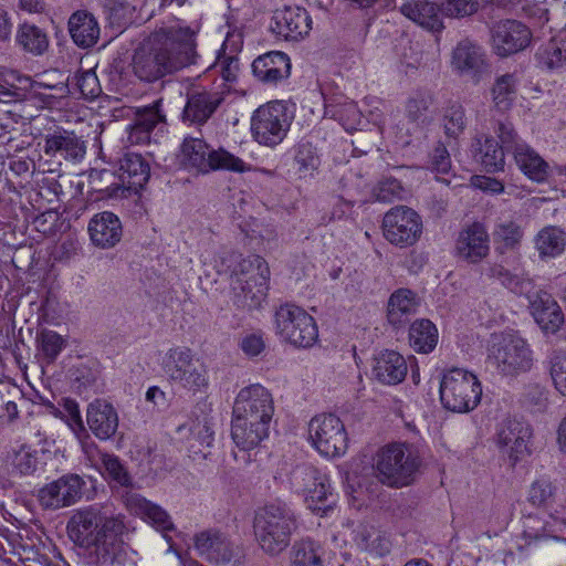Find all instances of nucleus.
Returning a JSON list of instances; mask_svg holds the SVG:
<instances>
[{
  "label": "nucleus",
  "mask_w": 566,
  "mask_h": 566,
  "mask_svg": "<svg viewBox=\"0 0 566 566\" xmlns=\"http://www.w3.org/2000/svg\"><path fill=\"white\" fill-rule=\"evenodd\" d=\"M481 9L480 0H441V15L450 19L470 18Z\"/></svg>",
  "instance_id": "nucleus-53"
},
{
  "label": "nucleus",
  "mask_w": 566,
  "mask_h": 566,
  "mask_svg": "<svg viewBox=\"0 0 566 566\" xmlns=\"http://www.w3.org/2000/svg\"><path fill=\"white\" fill-rule=\"evenodd\" d=\"M291 479L296 491L305 495L313 486H317L319 481L325 480V474L312 465L302 464L293 470Z\"/></svg>",
  "instance_id": "nucleus-52"
},
{
  "label": "nucleus",
  "mask_w": 566,
  "mask_h": 566,
  "mask_svg": "<svg viewBox=\"0 0 566 566\" xmlns=\"http://www.w3.org/2000/svg\"><path fill=\"white\" fill-rule=\"evenodd\" d=\"M253 75L263 84L275 85L291 74V61L281 51H271L258 56L252 63Z\"/></svg>",
  "instance_id": "nucleus-24"
},
{
  "label": "nucleus",
  "mask_w": 566,
  "mask_h": 566,
  "mask_svg": "<svg viewBox=\"0 0 566 566\" xmlns=\"http://www.w3.org/2000/svg\"><path fill=\"white\" fill-rule=\"evenodd\" d=\"M199 23L186 25L179 20L155 29L135 50L132 69L140 81L153 83L182 69L197 65Z\"/></svg>",
  "instance_id": "nucleus-1"
},
{
  "label": "nucleus",
  "mask_w": 566,
  "mask_h": 566,
  "mask_svg": "<svg viewBox=\"0 0 566 566\" xmlns=\"http://www.w3.org/2000/svg\"><path fill=\"white\" fill-rule=\"evenodd\" d=\"M556 490L548 479H537L528 489L527 501L537 509L549 510L555 503Z\"/></svg>",
  "instance_id": "nucleus-45"
},
{
  "label": "nucleus",
  "mask_w": 566,
  "mask_h": 566,
  "mask_svg": "<svg viewBox=\"0 0 566 566\" xmlns=\"http://www.w3.org/2000/svg\"><path fill=\"white\" fill-rule=\"evenodd\" d=\"M536 57L543 67L560 69L566 64V48L562 42L553 39L538 49Z\"/></svg>",
  "instance_id": "nucleus-51"
},
{
  "label": "nucleus",
  "mask_w": 566,
  "mask_h": 566,
  "mask_svg": "<svg viewBox=\"0 0 566 566\" xmlns=\"http://www.w3.org/2000/svg\"><path fill=\"white\" fill-rule=\"evenodd\" d=\"M535 247L542 259L562 254L566 247L565 232L554 226L542 229L535 239Z\"/></svg>",
  "instance_id": "nucleus-41"
},
{
  "label": "nucleus",
  "mask_w": 566,
  "mask_h": 566,
  "mask_svg": "<svg viewBox=\"0 0 566 566\" xmlns=\"http://www.w3.org/2000/svg\"><path fill=\"white\" fill-rule=\"evenodd\" d=\"M280 337L298 348L312 347L318 339V327L313 316L293 303L280 305L274 314Z\"/></svg>",
  "instance_id": "nucleus-11"
},
{
  "label": "nucleus",
  "mask_w": 566,
  "mask_h": 566,
  "mask_svg": "<svg viewBox=\"0 0 566 566\" xmlns=\"http://www.w3.org/2000/svg\"><path fill=\"white\" fill-rule=\"evenodd\" d=\"M532 41L527 25L517 20H502L491 30V46L501 57H507L526 49Z\"/></svg>",
  "instance_id": "nucleus-16"
},
{
  "label": "nucleus",
  "mask_w": 566,
  "mask_h": 566,
  "mask_svg": "<svg viewBox=\"0 0 566 566\" xmlns=\"http://www.w3.org/2000/svg\"><path fill=\"white\" fill-rule=\"evenodd\" d=\"M101 467L105 479L116 483L119 486L130 485L132 478L117 455L111 453H102Z\"/></svg>",
  "instance_id": "nucleus-50"
},
{
  "label": "nucleus",
  "mask_w": 566,
  "mask_h": 566,
  "mask_svg": "<svg viewBox=\"0 0 566 566\" xmlns=\"http://www.w3.org/2000/svg\"><path fill=\"white\" fill-rule=\"evenodd\" d=\"M296 528V517L284 503L265 504L255 512V541L266 555L279 556L283 553L290 546Z\"/></svg>",
  "instance_id": "nucleus-4"
},
{
  "label": "nucleus",
  "mask_w": 566,
  "mask_h": 566,
  "mask_svg": "<svg viewBox=\"0 0 566 566\" xmlns=\"http://www.w3.org/2000/svg\"><path fill=\"white\" fill-rule=\"evenodd\" d=\"M523 537L528 546H538L562 541L558 536L554 535L548 521L532 514L525 518Z\"/></svg>",
  "instance_id": "nucleus-40"
},
{
  "label": "nucleus",
  "mask_w": 566,
  "mask_h": 566,
  "mask_svg": "<svg viewBox=\"0 0 566 566\" xmlns=\"http://www.w3.org/2000/svg\"><path fill=\"white\" fill-rule=\"evenodd\" d=\"M308 434L315 449L325 457L335 458L346 452L347 432L342 420L335 415L315 416L310 421Z\"/></svg>",
  "instance_id": "nucleus-13"
},
{
  "label": "nucleus",
  "mask_w": 566,
  "mask_h": 566,
  "mask_svg": "<svg viewBox=\"0 0 566 566\" xmlns=\"http://www.w3.org/2000/svg\"><path fill=\"white\" fill-rule=\"evenodd\" d=\"M381 230L390 244L403 249L415 245L420 240L423 222L415 209L399 205L384 214Z\"/></svg>",
  "instance_id": "nucleus-12"
},
{
  "label": "nucleus",
  "mask_w": 566,
  "mask_h": 566,
  "mask_svg": "<svg viewBox=\"0 0 566 566\" xmlns=\"http://www.w3.org/2000/svg\"><path fill=\"white\" fill-rule=\"evenodd\" d=\"M117 180L118 176L109 169L93 168L88 172L90 187L94 191L102 192L107 197L118 196V191L122 190V186Z\"/></svg>",
  "instance_id": "nucleus-48"
},
{
  "label": "nucleus",
  "mask_w": 566,
  "mask_h": 566,
  "mask_svg": "<svg viewBox=\"0 0 566 566\" xmlns=\"http://www.w3.org/2000/svg\"><path fill=\"white\" fill-rule=\"evenodd\" d=\"M70 93L64 83L46 84L44 82L31 80L28 90V98L36 99L41 103V107L54 108L60 106V101Z\"/></svg>",
  "instance_id": "nucleus-38"
},
{
  "label": "nucleus",
  "mask_w": 566,
  "mask_h": 566,
  "mask_svg": "<svg viewBox=\"0 0 566 566\" xmlns=\"http://www.w3.org/2000/svg\"><path fill=\"white\" fill-rule=\"evenodd\" d=\"M482 397V386L478 377L462 368L443 373L440 381V400L452 412H470L478 407Z\"/></svg>",
  "instance_id": "nucleus-7"
},
{
  "label": "nucleus",
  "mask_w": 566,
  "mask_h": 566,
  "mask_svg": "<svg viewBox=\"0 0 566 566\" xmlns=\"http://www.w3.org/2000/svg\"><path fill=\"white\" fill-rule=\"evenodd\" d=\"M31 80V77L21 76L14 71L2 72L0 74V101L8 103L27 99Z\"/></svg>",
  "instance_id": "nucleus-43"
},
{
  "label": "nucleus",
  "mask_w": 566,
  "mask_h": 566,
  "mask_svg": "<svg viewBox=\"0 0 566 566\" xmlns=\"http://www.w3.org/2000/svg\"><path fill=\"white\" fill-rule=\"evenodd\" d=\"M69 31L74 43L83 49L92 48L99 39V25L86 11H76L69 19Z\"/></svg>",
  "instance_id": "nucleus-30"
},
{
  "label": "nucleus",
  "mask_w": 566,
  "mask_h": 566,
  "mask_svg": "<svg viewBox=\"0 0 566 566\" xmlns=\"http://www.w3.org/2000/svg\"><path fill=\"white\" fill-rule=\"evenodd\" d=\"M43 150L50 157L80 160L86 153V146L73 130L57 127L44 136Z\"/></svg>",
  "instance_id": "nucleus-22"
},
{
  "label": "nucleus",
  "mask_w": 566,
  "mask_h": 566,
  "mask_svg": "<svg viewBox=\"0 0 566 566\" xmlns=\"http://www.w3.org/2000/svg\"><path fill=\"white\" fill-rule=\"evenodd\" d=\"M371 195L378 202L390 203L395 200H402L406 197V190L398 179L386 177L377 182Z\"/></svg>",
  "instance_id": "nucleus-54"
},
{
  "label": "nucleus",
  "mask_w": 566,
  "mask_h": 566,
  "mask_svg": "<svg viewBox=\"0 0 566 566\" xmlns=\"http://www.w3.org/2000/svg\"><path fill=\"white\" fill-rule=\"evenodd\" d=\"M524 232L522 228L514 221H506L495 227L493 232L496 250L504 253L509 250H515L522 239Z\"/></svg>",
  "instance_id": "nucleus-46"
},
{
  "label": "nucleus",
  "mask_w": 566,
  "mask_h": 566,
  "mask_svg": "<svg viewBox=\"0 0 566 566\" xmlns=\"http://www.w3.org/2000/svg\"><path fill=\"white\" fill-rule=\"evenodd\" d=\"M532 434V428L523 421L506 419L501 423L496 442L512 467L531 454Z\"/></svg>",
  "instance_id": "nucleus-17"
},
{
  "label": "nucleus",
  "mask_w": 566,
  "mask_h": 566,
  "mask_svg": "<svg viewBox=\"0 0 566 566\" xmlns=\"http://www.w3.org/2000/svg\"><path fill=\"white\" fill-rule=\"evenodd\" d=\"M163 369L170 381L193 394L208 388L207 366L188 347L170 348L163 360Z\"/></svg>",
  "instance_id": "nucleus-9"
},
{
  "label": "nucleus",
  "mask_w": 566,
  "mask_h": 566,
  "mask_svg": "<svg viewBox=\"0 0 566 566\" xmlns=\"http://www.w3.org/2000/svg\"><path fill=\"white\" fill-rule=\"evenodd\" d=\"M495 134L501 142L500 146L507 153H512V155L515 154V148L518 146V144H525V142L518 137L512 123L510 122L500 120L495 128Z\"/></svg>",
  "instance_id": "nucleus-60"
},
{
  "label": "nucleus",
  "mask_w": 566,
  "mask_h": 566,
  "mask_svg": "<svg viewBox=\"0 0 566 566\" xmlns=\"http://www.w3.org/2000/svg\"><path fill=\"white\" fill-rule=\"evenodd\" d=\"M513 158L520 170L531 180L543 182L547 179L549 165L528 144H518Z\"/></svg>",
  "instance_id": "nucleus-31"
},
{
  "label": "nucleus",
  "mask_w": 566,
  "mask_h": 566,
  "mask_svg": "<svg viewBox=\"0 0 566 566\" xmlns=\"http://www.w3.org/2000/svg\"><path fill=\"white\" fill-rule=\"evenodd\" d=\"M272 30L286 40L297 41L307 35L312 29V18L306 9L286 6L273 15Z\"/></svg>",
  "instance_id": "nucleus-20"
},
{
  "label": "nucleus",
  "mask_w": 566,
  "mask_h": 566,
  "mask_svg": "<svg viewBox=\"0 0 566 566\" xmlns=\"http://www.w3.org/2000/svg\"><path fill=\"white\" fill-rule=\"evenodd\" d=\"M530 311L545 334L557 333L565 322L559 304L549 293L544 291L535 293L530 300Z\"/></svg>",
  "instance_id": "nucleus-23"
},
{
  "label": "nucleus",
  "mask_w": 566,
  "mask_h": 566,
  "mask_svg": "<svg viewBox=\"0 0 566 566\" xmlns=\"http://www.w3.org/2000/svg\"><path fill=\"white\" fill-rule=\"evenodd\" d=\"M319 157L311 143H300L295 148L294 166L300 178L312 176L319 166Z\"/></svg>",
  "instance_id": "nucleus-49"
},
{
  "label": "nucleus",
  "mask_w": 566,
  "mask_h": 566,
  "mask_svg": "<svg viewBox=\"0 0 566 566\" xmlns=\"http://www.w3.org/2000/svg\"><path fill=\"white\" fill-rule=\"evenodd\" d=\"M443 129L449 138L457 139L467 127L465 111L460 104H452L443 115Z\"/></svg>",
  "instance_id": "nucleus-55"
},
{
  "label": "nucleus",
  "mask_w": 566,
  "mask_h": 566,
  "mask_svg": "<svg viewBox=\"0 0 566 566\" xmlns=\"http://www.w3.org/2000/svg\"><path fill=\"white\" fill-rule=\"evenodd\" d=\"M304 496L312 511L325 512L333 504V501H329V499L333 497V494L329 491L328 479L325 476L324 481H319V484H317V486H313V489Z\"/></svg>",
  "instance_id": "nucleus-57"
},
{
  "label": "nucleus",
  "mask_w": 566,
  "mask_h": 566,
  "mask_svg": "<svg viewBox=\"0 0 566 566\" xmlns=\"http://www.w3.org/2000/svg\"><path fill=\"white\" fill-rule=\"evenodd\" d=\"M195 548L211 564L229 563L234 556V545L219 530H206L195 535Z\"/></svg>",
  "instance_id": "nucleus-21"
},
{
  "label": "nucleus",
  "mask_w": 566,
  "mask_h": 566,
  "mask_svg": "<svg viewBox=\"0 0 566 566\" xmlns=\"http://www.w3.org/2000/svg\"><path fill=\"white\" fill-rule=\"evenodd\" d=\"M63 408L69 417V424L74 432H85L78 403L70 398L64 399Z\"/></svg>",
  "instance_id": "nucleus-64"
},
{
  "label": "nucleus",
  "mask_w": 566,
  "mask_h": 566,
  "mask_svg": "<svg viewBox=\"0 0 566 566\" xmlns=\"http://www.w3.org/2000/svg\"><path fill=\"white\" fill-rule=\"evenodd\" d=\"M551 376L556 389L566 396V355L556 353L552 356Z\"/></svg>",
  "instance_id": "nucleus-62"
},
{
  "label": "nucleus",
  "mask_w": 566,
  "mask_h": 566,
  "mask_svg": "<svg viewBox=\"0 0 566 566\" xmlns=\"http://www.w3.org/2000/svg\"><path fill=\"white\" fill-rule=\"evenodd\" d=\"M86 422L96 438L107 440L117 431L118 415L113 405L102 399H95L87 406Z\"/></svg>",
  "instance_id": "nucleus-26"
},
{
  "label": "nucleus",
  "mask_w": 566,
  "mask_h": 566,
  "mask_svg": "<svg viewBox=\"0 0 566 566\" xmlns=\"http://www.w3.org/2000/svg\"><path fill=\"white\" fill-rule=\"evenodd\" d=\"M490 239L485 227L474 222L463 228L455 241V254L459 259L476 264L489 255Z\"/></svg>",
  "instance_id": "nucleus-19"
},
{
  "label": "nucleus",
  "mask_w": 566,
  "mask_h": 566,
  "mask_svg": "<svg viewBox=\"0 0 566 566\" xmlns=\"http://www.w3.org/2000/svg\"><path fill=\"white\" fill-rule=\"evenodd\" d=\"M36 346L45 363L52 364L66 346V340L54 331L42 329L36 335Z\"/></svg>",
  "instance_id": "nucleus-47"
},
{
  "label": "nucleus",
  "mask_w": 566,
  "mask_h": 566,
  "mask_svg": "<svg viewBox=\"0 0 566 566\" xmlns=\"http://www.w3.org/2000/svg\"><path fill=\"white\" fill-rule=\"evenodd\" d=\"M88 233L92 243L101 249L114 248L123 237V226L119 218L111 212L96 213L88 222Z\"/></svg>",
  "instance_id": "nucleus-25"
},
{
  "label": "nucleus",
  "mask_w": 566,
  "mask_h": 566,
  "mask_svg": "<svg viewBox=\"0 0 566 566\" xmlns=\"http://www.w3.org/2000/svg\"><path fill=\"white\" fill-rule=\"evenodd\" d=\"M269 279L270 270L263 258L256 254L242 258L230 279L233 305L244 311L260 308L268 295Z\"/></svg>",
  "instance_id": "nucleus-5"
},
{
  "label": "nucleus",
  "mask_w": 566,
  "mask_h": 566,
  "mask_svg": "<svg viewBox=\"0 0 566 566\" xmlns=\"http://www.w3.org/2000/svg\"><path fill=\"white\" fill-rule=\"evenodd\" d=\"M18 44L27 52L41 55L49 48L48 34L34 24L23 23L17 32Z\"/></svg>",
  "instance_id": "nucleus-44"
},
{
  "label": "nucleus",
  "mask_w": 566,
  "mask_h": 566,
  "mask_svg": "<svg viewBox=\"0 0 566 566\" xmlns=\"http://www.w3.org/2000/svg\"><path fill=\"white\" fill-rule=\"evenodd\" d=\"M323 547L305 538L294 543L290 553V566H323Z\"/></svg>",
  "instance_id": "nucleus-42"
},
{
  "label": "nucleus",
  "mask_w": 566,
  "mask_h": 566,
  "mask_svg": "<svg viewBox=\"0 0 566 566\" xmlns=\"http://www.w3.org/2000/svg\"><path fill=\"white\" fill-rule=\"evenodd\" d=\"M517 82L515 74L507 73L496 77L491 90L494 108L500 113L507 112L514 103Z\"/></svg>",
  "instance_id": "nucleus-39"
},
{
  "label": "nucleus",
  "mask_w": 566,
  "mask_h": 566,
  "mask_svg": "<svg viewBox=\"0 0 566 566\" xmlns=\"http://www.w3.org/2000/svg\"><path fill=\"white\" fill-rule=\"evenodd\" d=\"M408 366L402 355L395 350H384L374 358L373 376L384 385H398L407 376Z\"/></svg>",
  "instance_id": "nucleus-27"
},
{
  "label": "nucleus",
  "mask_w": 566,
  "mask_h": 566,
  "mask_svg": "<svg viewBox=\"0 0 566 566\" xmlns=\"http://www.w3.org/2000/svg\"><path fill=\"white\" fill-rule=\"evenodd\" d=\"M325 108L326 114L339 120L345 128L353 127L360 120V112L353 101L336 105L327 104Z\"/></svg>",
  "instance_id": "nucleus-56"
},
{
  "label": "nucleus",
  "mask_w": 566,
  "mask_h": 566,
  "mask_svg": "<svg viewBox=\"0 0 566 566\" xmlns=\"http://www.w3.org/2000/svg\"><path fill=\"white\" fill-rule=\"evenodd\" d=\"M38 464V459L35 453L32 452L27 447H21L13 457L12 465L14 471H17L21 475H30L32 474Z\"/></svg>",
  "instance_id": "nucleus-61"
},
{
  "label": "nucleus",
  "mask_w": 566,
  "mask_h": 566,
  "mask_svg": "<svg viewBox=\"0 0 566 566\" xmlns=\"http://www.w3.org/2000/svg\"><path fill=\"white\" fill-rule=\"evenodd\" d=\"M474 157L486 172L503 171L505 166V149L489 136L478 138L473 144Z\"/></svg>",
  "instance_id": "nucleus-33"
},
{
  "label": "nucleus",
  "mask_w": 566,
  "mask_h": 566,
  "mask_svg": "<svg viewBox=\"0 0 566 566\" xmlns=\"http://www.w3.org/2000/svg\"><path fill=\"white\" fill-rule=\"evenodd\" d=\"M292 118L287 105L281 101L259 106L251 116L253 139L271 148L280 145L290 130Z\"/></svg>",
  "instance_id": "nucleus-10"
},
{
  "label": "nucleus",
  "mask_w": 566,
  "mask_h": 566,
  "mask_svg": "<svg viewBox=\"0 0 566 566\" xmlns=\"http://www.w3.org/2000/svg\"><path fill=\"white\" fill-rule=\"evenodd\" d=\"M418 307L417 294L409 289L395 291L388 301L387 318L394 326L403 324Z\"/></svg>",
  "instance_id": "nucleus-34"
},
{
  "label": "nucleus",
  "mask_w": 566,
  "mask_h": 566,
  "mask_svg": "<svg viewBox=\"0 0 566 566\" xmlns=\"http://www.w3.org/2000/svg\"><path fill=\"white\" fill-rule=\"evenodd\" d=\"M420 464V457L411 446L390 443L376 453L374 470L379 482L399 489L415 481Z\"/></svg>",
  "instance_id": "nucleus-6"
},
{
  "label": "nucleus",
  "mask_w": 566,
  "mask_h": 566,
  "mask_svg": "<svg viewBox=\"0 0 566 566\" xmlns=\"http://www.w3.org/2000/svg\"><path fill=\"white\" fill-rule=\"evenodd\" d=\"M180 163L186 168H196L198 171L231 170L244 172L251 170L241 158L219 148L210 149L208 144L198 137H186L180 146Z\"/></svg>",
  "instance_id": "nucleus-8"
},
{
  "label": "nucleus",
  "mask_w": 566,
  "mask_h": 566,
  "mask_svg": "<svg viewBox=\"0 0 566 566\" xmlns=\"http://www.w3.org/2000/svg\"><path fill=\"white\" fill-rule=\"evenodd\" d=\"M161 101L158 99L154 104L139 111L136 115L135 123L138 127L153 132V129L161 122L165 120V115L160 111Z\"/></svg>",
  "instance_id": "nucleus-58"
},
{
  "label": "nucleus",
  "mask_w": 566,
  "mask_h": 566,
  "mask_svg": "<svg viewBox=\"0 0 566 566\" xmlns=\"http://www.w3.org/2000/svg\"><path fill=\"white\" fill-rule=\"evenodd\" d=\"M451 66L460 75L479 81L489 69L485 50L471 39H462L452 51Z\"/></svg>",
  "instance_id": "nucleus-18"
},
{
  "label": "nucleus",
  "mask_w": 566,
  "mask_h": 566,
  "mask_svg": "<svg viewBox=\"0 0 566 566\" xmlns=\"http://www.w3.org/2000/svg\"><path fill=\"white\" fill-rule=\"evenodd\" d=\"M85 481L78 474H64L39 490L38 501L45 510L71 506L83 496Z\"/></svg>",
  "instance_id": "nucleus-15"
},
{
  "label": "nucleus",
  "mask_w": 566,
  "mask_h": 566,
  "mask_svg": "<svg viewBox=\"0 0 566 566\" xmlns=\"http://www.w3.org/2000/svg\"><path fill=\"white\" fill-rule=\"evenodd\" d=\"M75 85L81 95L87 99L99 96L102 88L96 74L92 71L82 72L75 76Z\"/></svg>",
  "instance_id": "nucleus-59"
},
{
  "label": "nucleus",
  "mask_w": 566,
  "mask_h": 566,
  "mask_svg": "<svg viewBox=\"0 0 566 566\" xmlns=\"http://www.w3.org/2000/svg\"><path fill=\"white\" fill-rule=\"evenodd\" d=\"M400 12L429 31L441 32L444 29L440 18V2L437 4L428 0H410L400 7Z\"/></svg>",
  "instance_id": "nucleus-29"
},
{
  "label": "nucleus",
  "mask_w": 566,
  "mask_h": 566,
  "mask_svg": "<svg viewBox=\"0 0 566 566\" xmlns=\"http://www.w3.org/2000/svg\"><path fill=\"white\" fill-rule=\"evenodd\" d=\"M220 98L208 92H196L189 95L184 109V118L192 123H205L217 109Z\"/></svg>",
  "instance_id": "nucleus-35"
},
{
  "label": "nucleus",
  "mask_w": 566,
  "mask_h": 566,
  "mask_svg": "<svg viewBox=\"0 0 566 566\" xmlns=\"http://www.w3.org/2000/svg\"><path fill=\"white\" fill-rule=\"evenodd\" d=\"M432 96L424 92H417L408 98L406 103V117L413 126L412 132L408 129L410 135L421 134L422 129L432 122Z\"/></svg>",
  "instance_id": "nucleus-32"
},
{
  "label": "nucleus",
  "mask_w": 566,
  "mask_h": 566,
  "mask_svg": "<svg viewBox=\"0 0 566 566\" xmlns=\"http://www.w3.org/2000/svg\"><path fill=\"white\" fill-rule=\"evenodd\" d=\"M124 527L119 516L99 505L77 510L67 522L70 538L85 548L91 560L99 566L123 563L125 549L120 535Z\"/></svg>",
  "instance_id": "nucleus-2"
},
{
  "label": "nucleus",
  "mask_w": 566,
  "mask_h": 566,
  "mask_svg": "<svg viewBox=\"0 0 566 566\" xmlns=\"http://www.w3.org/2000/svg\"><path fill=\"white\" fill-rule=\"evenodd\" d=\"M274 415L272 394L262 385L242 388L233 403L231 437L238 448L252 450L269 437Z\"/></svg>",
  "instance_id": "nucleus-3"
},
{
  "label": "nucleus",
  "mask_w": 566,
  "mask_h": 566,
  "mask_svg": "<svg viewBox=\"0 0 566 566\" xmlns=\"http://www.w3.org/2000/svg\"><path fill=\"white\" fill-rule=\"evenodd\" d=\"M438 343V329L429 319H418L409 328V344L417 352L428 354Z\"/></svg>",
  "instance_id": "nucleus-36"
},
{
  "label": "nucleus",
  "mask_w": 566,
  "mask_h": 566,
  "mask_svg": "<svg viewBox=\"0 0 566 566\" xmlns=\"http://www.w3.org/2000/svg\"><path fill=\"white\" fill-rule=\"evenodd\" d=\"M429 168L441 175H446L451 169V158L447 147L442 143H438L433 148L430 160Z\"/></svg>",
  "instance_id": "nucleus-63"
},
{
  "label": "nucleus",
  "mask_w": 566,
  "mask_h": 566,
  "mask_svg": "<svg viewBox=\"0 0 566 566\" xmlns=\"http://www.w3.org/2000/svg\"><path fill=\"white\" fill-rule=\"evenodd\" d=\"M491 357L503 374L514 376L528 371L533 365L532 350L526 342L515 334H503L493 343Z\"/></svg>",
  "instance_id": "nucleus-14"
},
{
  "label": "nucleus",
  "mask_w": 566,
  "mask_h": 566,
  "mask_svg": "<svg viewBox=\"0 0 566 566\" xmlns=\"http://www.w3.org/2000/svg\"><path fill=\"white\" fill-rule=\"evenodd\" d=\"M129 507L138 515L151 523L163 532L172 530V522L169 515L158 505L140 496H132L128 500Z\"/></svg>",
  "instance_id": "nucleus-37"
},
{
  "label": "nucleus",
  "mask_w": 566,
  "mask_h": 566,
  "mask_svg": "<svg viewBox=\"0 0 566 566\" xmlns=\"http://www.w3.org/2000/svg\"><path fill=\"white\" fill-rule=\"evenodd\" d=\"M150 168L144 157L136 153H127L119 160V175L122 189L138 192L148 182Z\"/></svg>",
  "instance_id": "nucleus-28"
}]
</instances>
